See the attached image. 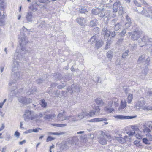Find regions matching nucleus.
Segmentation results:
<instances>
[{"label":"nucleus","instance_id":"61","mask_svg":"<svg viewBox=\"0 0 152 152\" xmlns=\"http://www.w3.org/2000/svg\"><path fill=\"white\" fill-rule=\"evenodd\" d=\"M141 3H142L145 6L148 5V4L144 1V0H139Z\"/></svg>","mask_w":152,"mask_h":152},{"label":"nucleus","instance_id":"14","mask_svg":"<svg viewBox=\"0 0 152 152\" xmlns=\"http://www.w3.org/2000/svg\"><path fill=\"white\" fill-rule=\"evenodd\" d=\"M44 113V115H45L43 118L45 120H48V121H50V119H53L56 116L54 113L46 115L45 113Z\"/></svg>","mask_w":152,"mask_h":152},{"label":"nucleus","instance_id":"16","mask_svg":"<svg viewBox=\"0 0 152 152\" xmlns=\"http://www.w3.org/2000/svg\"><path fill=\"white\" fill-rule=\"evenodd\" d=\"M107 120V119L105 118H96L94 119L90 120L89 121L90 122H96L100 121H104Z\"/></svg>","mask_w":152,"mask_h":152},{"label":"nucleus","instance_id":"19","mask_svg":"<svg viewBox=\"0 0 152 152\" xmlns=\"http://www.w3.org/2000/svg\"><path fill=\"white\" fill-rule=\"evenodd\" d=\"M98 34V32L97 34H95L91 38L90 40L88 41V42H90V44H93V43H94L95 42H96V39L97 38Z\"/></svg>","mask_w":152,"mask_h":152},{"label":"nucleus","instance_id":"21","mask_svg":"<svg viewBox=\"0 0 152 152\" xmlns=\"http://www.w3.org/2000/svg\"><path fill=\"white\" fill-rule=\"evenodd\" d=\"M119 6H121V5L118 2H116L113 4V12L116 13L118 11V9Z\"/></svg>","mask_w":152,"mask_h":152},{"label":"nucleus","instance_id":"25","mask_svg":"<svg viewBox=\"0 0 152 152\" xmlns=\"http://www.w3.org/2000/svg\"><path fill=\"white\" fill-rule=\"evenodd\" d=\"M145 56L143 55L140 56L137 61L138 64H140L144 61L145 60Z\"/></svg>","mask_w":152,"mask_h":152},{"label":"nucleus","instance_id":"57","mask_svg":"<svg viewBox=\"0 0 152 152\" xmlns=\"http://www.w3.org/2000/svg\"><path fill=\"white\" fill-rule=\"evenodd\" d=\"M126 32V31L125 29H124L121 32L120 34L119 35L121 36H123L124 35Z\"/></svg>","mask_w":152,"mask_h":152},{"label":"nucleus","instance_id":"47","mask_svg":"<svg viewBox=\"0 0 152 152\" xmlns=\"http://www.w3.org/2000/svg\"><path fill=\"white\" fill-rule=\"evenodd\" d=\"M45 2V0H36L35 4L36 5H39V3H44Z\"/></svg>","mask_w":152,"mask_h":152},{"label":"nucleus","instance_id":"43","mask_svg":"<svg viewBox=\"0 0 152 152\" xmlns=\"http://www.w3.org/2000/svg\"><path fill=\"white\" fill-rule=\"evenodd\" d=\"M114 117L116 119H125L126 116L122 115H117L114 116Z\"/></svg>","mask_w":152,"mask_h":152},{"label":"nucleus","instance_id":"44","mask_svg":"<svg viewBox=\"0 0 152 152\" xmlns=\"http://www.w3.org/2000/svg\"><path fill=\"white\" fill-rule=\"evenodd\" d=\"M142 142L146 144H149L150 143V141L147 138H143L142 140Z\"/></svg>","mask_w":152,"mask_h":152},{"label":"nucleus","instance_id":"30","mask_svg":"<svg viewBox=\"0 0 152 152\" xmlns=\"http://www.w3.org/2000/svg\"><path fill=\"white\" fill-rule=\"evenodd\" d=\"M39 23L38 27L40 28L43 29L45 27L46 23L44 21H42Z\"/></svg>","mask_w":152,"mask_h":152},{"label":"nucleus","instance_id":"59","mask_svg":"<svg viewBox=\"0 0 152 152\" xmlns=\"http://www.w3.org/2000/svg\"><path fill=\"white\" fill-rule=\"evenodd\" d=\"M134 2L135 5L136 6L139 7H141V4H140L137 1L134 0Z\"/></svg>","mask_w":152,"mask_h":152},{"label":"nucleus","instance_id":"52","mask_svg":"<svg viewBox=\"0 0 152 152\" xmlns=\"http://www.w3.org/2000/svg\"><path fill=\"white\" fill-rule=\"evenodd\" d=\"M79 11L80 13H85L86 12H87L86 10L84 8H81V9H80Z\"/></svg>","mask_w":152,"mask_h":152},{"label":"nucleus","instance_id":"3","mask_svg":"<svg viewBox=\"0 0 152 152\" xmlns=\"http://www.w3.org/2000/svg\"><path fill=\"white\" fill-rule=\"evenodd\" d=\"M146 102L145 99L143 97L140 98L136 102L135 105V107L137 109H142L145 110H150L151 108H149L147 106L145 105Z\"/></svg>","mask_w":152,"mask_h":152},{"label":"nucleus","instance_id":"39","mask_svg":"<svg viewBox=\"0 0 152 152\" xmlns=\"http://www.w3.org/2000/svg\"><path fill=\"white\" fill-rule=\"evenodd\" d=\"M129 51L128 50H126L123 54L122 57L123 58H125L128 56Z\"/></svg>","mask_w":152,"mask_h":152},{"label":"nucleus","instance_id":"41","mask_svg":"<svg viewBox=\"0 0 152 152\" xmlns=\"http://www.w3.org/2000/svg\"><path fill=\"white\" fill-rule=\"evenodd\" d=\"M127 133L129 136L132 137L135 134V131H134L133 130L132 131L130 130L127 132Z\"/></svg>","mask_w":152,"mask_h":152},{"label":"nucleus","instance_id":"27","mask_svg":"<svg viewBox=\"0 0 152 152\" xmlns=\"http://www.w3.org/2000/svg\"><path fill=\"white\" fill-rule=\"evenodd\" d=\"M72 93L74 91L77 92L80 91V88L77 86H74V85L72 86Z\"/></svg>","mask_w":152,"mask_h":152},{"label":"nucleus","instance_id":"34","mask_svg":"<svg viewBox=\"0 0 152 152\" xmlns=\"http://www.w3.org/2000/svg\"><path fill=\"white\" fill-rule=\"evenodd\" d=\"M143 132H144L145 134L146 135V134H149L151 132V131L150 129L148 128L147 127L145 126L143 129Z\"/></svg>","mask_w":152,"mask_h":152},{"label":"nucleus","instance_id":"53","mask_svg":"<svg viewBox=\"0 0 152 152\" xmlns=\"http://www.w3.org/2000/svg\"><path fill=\"white\" fill-rule=\"evenodd\" d=\"M54 138H53L50 136H49L46 139V142H48L49 141H51L53 140H54Z\"/></svg>","mask_w":152,"mask_h":152},{"label":"nucleus","instance_id":"1","mask_svg":"<svg viewBox=\"0 0 152 152\" xmlns=\"http://www.w3.org/2000/svg\"><path fill=\"white\" fill-rule=\"evenodd\" d=\"M27 30L26 28L23 27L21 30L20 35L19 36L20 39V47L17 48L16 52L15 53L13 57L14 60H18L22 61L24 59V54H26L28 52L24 45H26L28 41L24 35V33L22 31L25 32Z\"/></svg>","mask_w":152,"mask_h":152},{"label":"nucleus","instance_id":"24","mask_svg":"<svg viewBox=\"0 0 152 152\" xmlns=\"http://www.w3.org/2000/svg\"><path fill=\"white\" fill-rule=\"evenodd\" d=\"M103 42L102 40H99L96 41L95 46L97 49L100 48L103 45Z\"/></svg>","mask_w":152,"mask_h":152},{"label":"nucleus","instance_id":"13","mask_svg":"<svg viewBox=\"0 0 152 152\" xmlns=\"http://www.w3.org/2000/svg\"><path fill=\"white\" fill-rule=\"evenodd\" d=\"M95 110H91L88 113H87V116L88 117H92L94 116L96 113L99 112L100 109L98 106H96L94 108Z\"/></svg>","mask_w":152,"mask_h":152},{"label":"nucleus","instance_id":"50","mask_svg":"<svg viewBox=\"0 0 152 152\" xmlns=\"http://www.w3.org/2000/svg\"><path fill=\"white\" fill-rule=\"evenodd\" d=\"M146 136L150 141H152V135L150 133L149 134H146Z\"/></svg>","mask_w":152,"mask_h":152},{"label":"nucleus","instance_id":"62","mask_svg":"<svg viewBox=\"0 0 152 152\" xmlns=\"http://www.w3.org/2000/svg\"><path fill=\"white\" fill-rule=\"evenodd\" d=\"M136 116H126L125 119H131L135 117H136Z\"/></svg>","mask_w":152,"mask_h":152},{"label":"nucleus","instance_id":"9","mask_svg":"<svg viewBox=\"0 0 152 152\" xmlns=\"http://www.w3.org/2000/svg\"><path fill=\"white\" fill-rule=\"evenodd\" d=\"M20 62H18L16 60H14L12 65V73H15L16 71H18L20 66Z\"/></svg>","mask_w":152,"mask_h":152},{"label":"nucleus","instance_id":"4","mask_svg":"<svg viewBox=\"0 0 152 152\" xmlns=\"http://www.w3.org/2000/svg\"><path fill=\"white\" fill-rule=\"evenodd\" d=\"M110 138L111 136L110 134H106L103 131L101 132V134L98 138L99 142L103 145L106 144L107 139H109Z\"/></svg>","mask_w":152,"mask_h":152},{"label":"nucleus","instance_id":"58","mask_svg":"<svg viewBox=\"0 0 152 152\" xmlns=\"http://www.w3.org/2000/svg\"><path fill=\"white\" fill-rule=\"evenodd\" d=\"M56 77L57 78L58 80H61L62 78V75L61 74H58L56 75Z\"/></svg>","mask_w":152,"mask_h":152},{"label":"nucleus","instance_id":"18","mask_svg":"<svg viewBox=\"0 0 152 152\" xmlns=\"http://www.w3.org/2000/svg\"><path fill=\"white\" fill-rule=\"evenodd\" d=\"M129 138L128 136H125L122 137H116V139L120 143H123L126 142V139Z\"/></svg>","mask_w":152,"mask_h":152},{"label":"nucleus","instance_id":"31","mask_svg":"<svg viewBox=\"0 0 152 152\" xmlns=\"http://www.w3.org/2000/svg\"><path fill=\"white\" fill-rule=\"evenodd\" d=\"M51 125L54 126L60 127H63L67 126L66 124H51Z\"/></svg>","mask_w":152,"mask_h":152},{"label":"nucleus","instance_id":"37","mask_svg":"<svg viewBox=\"0 0 152 152\" xmlns=\"http://www.w3.org/2000/svg\"><path fill=\"white\" fill-rule=\"evenodd\" d=\"M47 134L48 135H62L64 134L63 132H48L47 133Z\"/></svg>","mask_w":152,"mask_h":152},{"label":"nucleus","instance_id":"29","mask_svg":"<svg viewBox=\"0 0 152 152\" xmlns=\"http://www.w3.org/2000/svg\"><path fill=\"white\" fill-rule=\"evenodd\" d=\"M36 89L35 88H31L29 89V91L27 92V94L28 95L32 94L34 92L36 91Z\"/></svg>","mask_w":152,"mask_h":152},{"label":"nucleus","instance_id":"33","mask_svg":"<svg viewBox=\"0 0 152 152\" xmlns=\"http://www.w3.org/2000/svg\"><path fill=\"white\" fill-rule=\"evenodd\" d=\"M113 53L112 51H109L107 53L106 55L107 57L111 59L113 57Z\"/></svg>","mask_w":152,"mask_h":152},{"label":"nucleus","instance_id":"48","mask_svg":"<svg viewBox=\"0 0 152 152\" xmlns=\"http://www.w3.org/2000/svg\"><path fill=\"white\" fill-rule=\"evenodd\" d=\"M134 144L137 147H139L141 146V142L140 141L138 140H135L134 142Z\"/></svg>","mask_w":152,"mask_h":152},{"label":"nucleus","instance_id":"60","mask_svg":"<svg viewBox=\"0 0 152 152\" xmlns=\"http://www.w3.org/2000/svg\"><path fill=\"white\" fill-rule=\"evenodd\" d=\"M131 24V22H127L126 23L125 26L126 28H128L130 27Z\"/></svg>","mask_w":152,"mask_h":152},{"label":"nucleus","instance_id":"54","mask_svg":"<svg viewBox=\"0 0 152 152\" xmlns=\"http://www.w3.org/2000/svg\"><path fill=\"white\" fill-rule=\"evenodd\" d=\"M0 4V9L1 10H3L4 9V1H1Z\"/></svg>","mask_w":152,"mask_h":152},{"label":"nucleus","instance_id":"45","mask_svg":"<svg viewBox=\"0 0 152 152\" xmlns=\"http://www.w3.org/2000/svg\"><path fill=\"white\" fill-rule=\"evenodd\" d=\"M41 104L42 107H45L47 105V103L46 102H45L44 99H42L41 101Z\"/></svg>","mask_w":152,"mask_h":152},{"label":"nucleus","instance_id":"15","mask_svg":"<svg viewBox=\"0 0 152 152\" xmlns=\"http://www.w3.org/2000/svg\"><path fill=\"white\" fill-rule=\"evenodd\" d=\"M68 116H70L68 120H69L68 122V123L75 122L79 120V118H78L77 115H70Z\"/></svg>","mask_w":152,"mask_h":152},{"label":"nucleus","instance_id":"63","mask_svg":"<svg viewBox=\"0 0 152 152\" xmlns=\"http://www.w3.org/2000/svg\"><path fill=\"white\" fill-rule=\"evenodd\" d=\"M113 103V101H112V100H110L108 102V105L110 107H111Z\"/></svg>","mask_w":152,"mask_h":152},{"label":"nucleus","instance_id":"23","mask_svg":"<svg viewBox=\"0 0 152 152\" xmlns=\"http://www.w3.org/2000/svg\"><path fill=\"white\" fill-rule=\"evenodd\" d=\"M87 113L85 112H82L79 113L77 115L78 118H79V120L82 119L85 117L87 116Z\"/></svg>","mask_w":152,"mask_h":152},{"label":"nucleus","instance_id":"36","mask_svg":"<svg viewBox=\"0 0 152 152\" xmlns=\"http://www.w3.org/2000/svg\"><path fill=\"white\" fill-rule=\"evenodd\" d=\"M148 68H146L143 71H142V76H144V77H141L142 79L144 78V77L147 75L148 71Z\"/></svg>","mask_w":152,"mask_h":152},{"label":"nucleus","instance_id":"55","mask_svg":"<svg viewBox=\"0 0 152 152\" xmlns=\"http://www.w3.org/2000/svg\"><path fill=\"white\" fill-rule=\"evenodd\" d=\"M18 92L17 90H12L11 91V94L12 96H14L16 94L17 92Z\"/></svg>","mask_w":152,"mask_h":152},{"label":"nucleus","instance_id":"35","mask_svg":"<svg viewBox=\"0 0 152 152\" xmlns=\"http://www.w3.org/2000/svg\"><path fill=\"white\" fill-rule=\"evenodd\" d=\"M127 102L130 103L133 99V95L132 94H129L127 97Z\"/></svg>","mask_w":152,"mask_h":152},{"label":"nucleus","instance_id":"49","mask_svg":"<svg viewBox=\"0 0 152 152\" xmlns=\"http://www.w3.org/2000/svg\"><path fill=\"white\" fill-rule=\"evenodd\" d=\"M32 102V100L30 98H27L26 97V100L25 101V104H27Z\"/></svg>","mask_w":152,"mask_h":152},{"label":"nucleus","instance_id":"42","mask_svg":"<svg viewBox=\"0 0 152 152\" xmlns=\"http://www.w3.org/2000/svg\"><path fill=\"white\" fill-rule=\"evenodd\" d=\"M121 25L118 23L115 26L114 29L116 31L119 29L121 27Z\"/></svg>","mask_w":152,"mask_h":152},{"label":"nucleus","instance_id":"6","mask_svg":"<svg viewBox=\"0 0 152 152\" xmlns=\"http://www.w3.org/2000/svg\"><path fill=\"white\" fill-rule=\"evenodd\" d=\"M23 117L26 121L33 120L34 119V112L29 110H26L25 111Z\"/></svg>","mask_w":152,"mask_h":152},{"label":"nucleus","instance_id":"40","mask_svg":"<svg viewBox=\"0 0 152 152\" xmlns=\"http://www.w3.org/2000/svg\"><path fill=\"white\" fill-rule=\"evenodd\" d=\"M104 110L105 111L109 113H111L114 111V110L113 108H108L107 107H104Z\"/></svg>","mask_w":152,"mask_h":152},{"label":"nucleus","instance_id":"20","mask_svg":"<svg viewBox=\"0 0 152 152\" xmlns=\"http://www.w3.org/2000/svg\"><path fill=\"white\" fill-rule=\"evenodd\" d=\"M102 33L104 35V37H109L110 36V31L104 28L102 30Z\"/></svg>","mask_w":152,"mask_h":152},{"label":"nucleus","instance_id":"51","mask_svg":"<svg viewBox=\"0 0 152 152\" xmlns=\"http://www.w3.org/2000/svg\"><path fill=\"white\" fill-rule=\"evenodd\" d=\"M112 101H113V102H114V104L115 105H117L118 103H117V102L118 101V100L116 98H114L112 100Z\"/></svg>","mask_w":152,"mask_h":152},{"label":"nucleus","instance_id":"32","mask_svg":"<svg viewBox=\"0 0 152 152\" xmlns=\"http://www.w3.org/2000/svg\"><path fill=\"white\" fill-rule=\"evenodd\" d=\"M126 103L125 101H123L122 100L121 102V103L119 107V109L120 108L123 109L126 107Z\"/></svg>","mask_w":152,"mask_h":152},{"label":"nucleus","instance_id":"17","mask_svg":"<svg viewBox=\"0 0 152 152\" xmlns=\"http://www.w3.org/2000/svg\"><path fill=\"white\" fill-rule=\"evenodd\" d=\"M77 22L81 26L83 25L86 23V20L83 17L78 18L76 19Z\"/></svg>","mask_w":152,"mask_h":152},{"label":"nucleus","instance_id":"64","mask_svg":"<svg viewBox=\"0 0 152 152\" xmlns=\"http://www.w3.org/2000/svg\"><path fill=\"white\" fill-rule=\"evenodd\" d=\"M43 80L41 79H39L37 80L36 82L37 83L40 84L42 83L43 82Z\"/></svg>","mask_w":152,"mask_h":152},{"label":"nucleus","instance_id":"56","mask_svg":"<svg viewBox=\"0 0 152 152\" xmlns=\"http://www.w3.org/2000/svg\"><path fill=\"white\" fill-rule=\"evenodd\" d=\"M39 130H41L42 129L40 128H37L35 129H32V131L33 132H34L35 133H37L38 132Z\"/></svg>","mask_w":152,"mask_h":152},{"label":"nucleus","instance_id":"5","mask_svg":"<svg viewBox=\"0 0 152 152\" xmlns=\"http://www.w3.org/2000/svg\"><path fill=\"white\" fill-rule=\"evenodd\" d=\"M140 39L142 42H141L140 41L139 42V44L140 47H142L145 45H148L149 48L151 47V46H152V39H148L147 37L144 36Z\"/></svg>","mask_w":152,"mask_h":152},{"label":"nucleus","instance_id":"8","mask_svg":"<svg viewBox=\"0 0 152 152\" xmlns=\"http://www.w3.org/2000/svg\"><path fill=\"white\" fill-rule=\"evenodd\" d=\"M12 74L13 75H12L13 77H14L15 80L10 81L9 83V86H12L13 85V86H14L15 85V80L21 77V75H20V72L18 71H16L15 72V73H12Z\"/></svg>","mask_w":152,"mask_h":152},{"label":"nucleus","instance_id":"7","mask_svg":"<svg viewBox=\"0 0 152 152\" xmlns=\"http://www.w3.org/2000/svg\"><path fill=\"white\" fill-rule=\"evenodd\" d=\"M142 32L137 29L132 31L129 34L131 35V39L133 40H137L141 37Z\"/></svg>","mask_w":152,"mask_h":152},{"label":"nucleus","instance_id":"38","mask_svg":"<svg viewBox=\"0 0 152 152\" xmlns=\"http://www.w3.org/2000/svg\"><path fill=\"white\" fill-rule=\"evenodd\" d=\"M26 100V97H20L18 98V100L20 103L25 104Z\"/></svg>","mask_w":152,"mask_h":152},{"label":"nucleus","instance_id":"12","mask_svg":"<svg viewBox=\"0 0 152 152\" xmlns=\"http://www.w3.org/2000/svg\"><path fill=\"white\" fill-rule=\"evenodd\" d=\"M64 111L62 113H60L57 116V120L59 121H61L66 120H69L70 116L64 115Z\"/></svg>","mask_w":152,"mask_h":152},{"label":"nucleus","instance_id":"2","mask_svg":"<svg viewBox=\"0 0 152 152\" xmlns=\"http://www.w3.org/2000/svg\"><path fill=\"white\" fill-rule=\"evenodd\" d=\"M76 138L74 137L70 138L65 141H63L61 142L60 145V148L61 150H66L69 148L72 144L75 143Z\"/></svg>","mask_w":152,"mask_h":152},{"label":"nucleus","instance_id":"46","mask_svg":"<svg viewBox=\"0 0 152 152\" xmlns=\"http://www.w3.org/2000/svg\"><path fill=\"white\" fill-rule=\"evenodd\" d=\"M97 20H91L90 22V25L92 26H96Z\"/></svg>","mask_w":152,"mask_h":152},{"label":"nucleus","instance_id":"26","mask_svg":"<svg viewBox=\"0 0 152 152\" xmlns=\"http://www.w3.org/2000/svg\"><path fill=\"white\" fill-rule=\"evenodd\" d=\"M95 102L97 104L101 106L104 105V103L100 98H98L95 99Z\"/></svg>","mask_w":152,"mask_h":152},{"label":"nucleus","instance_id":"10","mask_svg":"<svg viewBox=\"0 0 152 152\" xmlns=\"http://www.w3.org/2000/svg\"><path fill=\"white\" fill-rule=\"evenodd\" d=\"M110 13L109 10H105L103 8L101 9L99 16L102 18L104 17H107L109 16Z\"/></svg>","mask_w":152,"mask_h":152},{"label":"nucleus","instance_id":"22","mask_svg":"<svg viewBox=\"0 0 152 152\" xmlns=\"http://www.w3.org/2000/svg\"><path fill=\"white\" fill-rule=\"evenodd\" d=\"M32 15L30 12H28L26 15V18L27 20V22L28 23L29 22H32Z\"/></svg>","mask_w":152,"mask_h":152},{"label":"nucleus","instance_id":"28","mask_svg":"<svg viewBox=\"0 0 152 152\" xmlns=\"http://www.w3.org/2000/svg\"><path fill=\"white\" fill-rule=\"evenodd\" d=\"M100 10V8H97L94 10H92V13L93 14L95 15H98L99 16Z\"/></svg>","mask_w":152,"mask_h":152},{"label":"nucleus","instance_id":"11","mask_svg":"<svg viewBox=\"0 0 152 152\" xmlns=\"http://www.w3.org/2000/svg\"><path fill=\"white\" fill-rule=\"evenodd\" d=\"M131 128L132 130H133L134 131L137 132L135 135L136 138L137 139L141 138L142 137V132L140 131L139 129L137 126H132Z\"/></svg>","mask_w":152,"mask_h":152}]
</instances>
